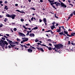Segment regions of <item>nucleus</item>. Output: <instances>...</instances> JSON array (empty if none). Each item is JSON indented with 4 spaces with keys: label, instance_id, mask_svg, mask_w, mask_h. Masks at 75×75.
I'll list each match as a JSON object with an SVG mask.
<instances>
[{
    "label": "nucleus",
    "instance_id": "1",
    "mask_svg": "<svg viewBox=\"0 0 75 75\" xmlns=\"http://www.w3.org/2000/svg\"><path fill=\"white\" fill-rule=\"evenodd\" d=\"M56 4V5L57 7H58L59 6H61V4L59 2H58V1H55L54 2H52V3H50V5H51V6H52L56 10L57 9V8H55V6L53 5V4Z\"/></svg>",
    "mask_w": 75,
    "mask_h": 75
},
{
    "label": "nucleus",
    "instance_id": "2",
    "mask_svg": "<svg viewBox=\"0 0 75 75\" xmlns=\"http://www.w3.org/2000/svg\"><path fill=\"white\" fill-rule=\"evenodd\" d=\"M55 46V48H56V50L57 51L58 49H60V48H64V46L61 44H59L56 45H54Z\"/></svg>",
    "mask_w": 75,
    "mask_h": 75
},
{
    "label": "nucleus",
    "instance_id": "3",
    "mask_svg": "<svg viewBox=\"0 0 75 75\" xmlns=\"http://www.w3.org/2000/svg\"><path fill=\"white\" fill-rule=\"evenodd\" d=\"M1 41L2 42V44H6V45H8V43H7V41H4L2 39H1Z\"/></svg>",
    "mask_w": 75,
    "mask_h": 75
},
{
    "label": "nucleus",
    "instance_id": "4",
    "mask_svg": "<svg viewBox=\"0 0 75 75\" xmlns=\"http://www.w3.org/2000/svg\"><path fill=\"white\" fill-rule=\"evenodd\" d=\"M59 2H60V4L61 5V6L63 7H64V8H66V7H67V6H66V5H65L64 3L62 2H61V1H59Z\"/></svg>",
    "mask_w": 75,
    "mask_h": 75
},
{
    "label": "nucleus",
    "instance_id": "5",
    "mask_svg": "<svg viewBox=\"0 0 75 75\" xmlns=\"http://www.w3.org/2000/svg\"><path fill=\"white\" fill-rule=\"evenodd\" d=\"M0 45L3 48V49H4V48L5 47V44L4 43H2L1 41H0Z\"/></svg>",
    "mask_w": 75,
    "mask_h": 75
},
{
    "label": "nucleus",
    "instance_id": "6",
    "mask_svg": "<svg viewBox=\"0 0 75 75\" xmlns=\"http://www.w3.org/2000/svg\"><path fill=\"white\" fill-rule=\"evenodd\" d=\"M18 35L20 36H21V37H25V35H24V34L21 33V32H19L18 33Z\"/></svg>",
    "mask_w": 75,
    "mask_h": 75
},
{
    "label": "nucleus",
    "instance_id": "7",
    "mask_svg": "<svg viewBox=\"0 0 75 75\" xmlns=\"http://www.w3.org/2000/svg\"><path fill=\"white\" fill-rule=\"evenodd\" d=\"M36 48L38 49V51H41L42 52H44V50L42 49V48L41 47H36Z\"/></svg>",
    "mask_w": 75,
    "mask_h": 75
},
{
    "label": "nucleus",
    "instance_id": "8",
    "mask_svg": "<svg viewBox=\"0 0 75 75\" xmlns=\"http://www.w3.org/2000/svg\"><path fill=\"white\" fill-rule=\"evenodd\" d=\"M69 37L66 36L65 38L64 39V40H65V41H68V40H69Z\"/></svg>",
    "mask_w": 75,
    "mask_h": 75
},
{
    "label": "nucleus",
    "instance_id": "9",
    "mask_svg": "<svg viewBox=\"0 0 75 75\" xmlns=\"http://www.w3.org/2000/svg\"><path fill=\"white\" fill-rule=\"evenodd\" d=\"M16 16V15L15 14H12L11 15V17L12 19H14V18H15V17Z\"/></svg>",
    "mask_w": 75,
    "mask_h": 75
},
{
    "label": "nucleus",
    "instance_id": "10",
    "mask_svg": "<svg viewBox=\"0 0 75 75\" xmlns=\"http://www.w3.org/2000/svg\"><path fill=\"white\" fill-rule=\"evenodd\" d=\"M30 37H34V36H35V35L34 33H30L29 35Z\"/></svg>",
    "mask_w": 75,
    "mask_h": 75
},
{
    "label": "nucleus",
    "instance_id": "11",
    "mask_svg": "<svg viewBox=\"0 0 75 75\" xmlns=\"http://www.w3.org/2000/svg\"><path fill=\"white\" fill-rule=\"evenodd\" d=\"M28 52H30V53H31L33 52V50L31 49H28Z\"/></svg>",
    "mask_w": 75,
    "mask_h": 75
},
{
    "label": "nucleus",
    "instance_id": "12",
    "mask_svg": "<svg viewBox=\"0 0 75 75\" xmlns=\"http://www.w3.org/2000/svg\"><path fill=\"white\" fill-rule=\"evenodd\" d=\"M16 11H18V12H20V13H24L25 14V12L23 11H20V10H16Z\"/></svg>",
    "mask_w": 75,
    "mask_h": 75
},
{
    "label": "nucleus",
    "instance_id": "13",
    "mask_svg": "<svg viewBox=\"0 0 75 75\" xmlns=\"http://www.w3.org/2000/svg\"><path fill=\"white\" fill-rule=\"evenodd\" d=\"M4 9H5L6 10H8V6H7L5 5V7L4 8Z\"/></svg>",
    "mask_w": 75,
    "mask_h": 75
},
{
    "label": "nucleus",
    "instance_id": "14",
    "mask_svg": "<svg viewBox=\"0 0 75 75\" xmlns=\"http://www.w3.org/2000/svg\"><path fill=\"white\" fill-rule=\"evenodd\" d=\"M50 27L52 30H54V29L55 28V25H52L51 26H50Z\"/></svg>",
    "mask_w": 75,
    "mask_h": 75
},
{
    "label": "nucleus",
    "instance_id": "15",
    "mask_svg": "<svg viewBox=\"0 0 75 75\" xmlns=\"http://www.w3.org/2000/svg\"><path fill=\"white\" fill-rule=\"evenodd\" d=\"M71 37H72V36H75L74 35H75V33H71Z\"/></svg>",
    "mask_w": 75,
    "mask_h": 75
},
{
    "label": "nucleus",
    "instance_id": "16",
    "mask_svg": "<svg viewBox=\"0 0 75 75\" xmlns=\"http://www.w3.org/2000/svg\"><path fill=\"white\" fill-rule=\"evenodd\" d=\"M56 31L57 33H60V32H61V30H59V29H57V30Z\"/></svg>",
    "mask_w": 75,
    "mask_h": 75
},
{
    "label": "nucleus",
    "instance_id": "17",
    "mask_svg": "<svg viewBox=\"0 0 75 75\" xmlns=\"http://www.w3.org/2000/svg\"><path fill=\"white\" fill-rule=\"evenodd\" d=\"M4 21V22H6L7 21H8V19L7 18H5Z\"/></svg>",
    "mask_w": 75,
    "mask_h": 75
},
{
    "label": "nucleus",
    "instance_id": "18",
    "mask_svg": "<svg viewBox=\"0 0 75 75\" xmlns=\"http://www.w3.org/2000/svg\"><path fill=\"white\" fill-rule=\"evenodd\" d=\"M10 45L11 46V47H15V46H16L15 45H11V44H10Z\"/></svg>",
    "mask_w": 75,
    "mask_h": 75
},
{
    "label": "nucleus",
    "instance_id": "19",
    "mask_svg": "<svg viewBox=\"0 0 75 75\" xmlns=\"http://www.w3.org/2000/svg\"><path fill=\"white\" fill-rule=\"evenodd\" d=\"M43 21L44 22V23H46L47 21L46 20V18H44L43 19Z\"/></svg>",
    "mask_w": 75,
    "mask_h": 75
},
{
    "label": "nucleus",
    "instance_id": "20",
    "mask_svg": "<svg viewBox=\"0 0 75 75\" xmlns=\"http://www.w3.org/2000/svg\"><path fill=\"white\" fill-rule=\"evenodd\" d=\"M59 34L60 35H63V34H64V32H63V31H62V32H61L59 33Z\"/></svg>",
    "mask_w": 75,
    "mask_h": 75
},
{
    "label": "nucleus",
    "instance_id": "21",
    "mask_svg": "<svg viewBox=\"0 0 75 75\" xmlns=\"http://www.w3.org/2000/svg\"><path fill=\"white\" fill-rule=\"evenodd\" d=\"M64 34H66V35L68 34V32L65 31V30H64Z\"/></svg>",
    "mask_w": 75,
    "mask_h": 75
},
{
    "label": "nucleus",
    "instance_id": "22",
    "mask_svg": "<svg viewBox=\"0 0 75 75\" xmlns=\"http://www.w3.org/2000/svg\"><path fill=\"white\" fill-rule=\"evenodd\" d=\"M28 39H26V40H23V42H25V41H28Z\"/></svg>",
    "mask_w": 75,
    "mask_h": 75
},
{
    "label": "nucleus",
    "instance_id": "23",
    "mask_svg": "<svg viewBox=\"0 0 75 75\" xmlns=\"http://www.w3.org/2000/svg\"><path fill=\"white\" fill-rule=\"evenodd\" d=\"M52 49L53 50H55V51H56V52H57H57H59L58 51V50H56V49H55V48H52Z\"/></svg>",
    "mask_w": 75,
    "mask_h": 75
},
{
    "label": "nucleus",
    "instance_id": "24",
    "mask_svg": "<svg viewBox=\"0 0 75 75\" xmlns=\"http://www.w3.org/2000/svg\"><path fill=\"white\" fill-rule=\"evenodd\" d=\"M67 36H68V37H72V35H69L68 34H67V35H66Z\"/></svg>",
    "mask_w": 75,
    "mask_h": 75
},
{
    "label": "nucleus",
    "instance_id": "25",
    "mask_svg": "<svg viewBox=\"0 0 75 75\" xmlns=\"http://www.w3.org/2000/svg\"><path fill=\"white\" fill-rule=\"evenodd\" d=\"M25 44L27 45V46H29V45L31 46V45H30V43H28L27 44L25 43Z\"/></svg>",
    "mask_w": 75,
    "mask_h": 75
},
{
    "label": "nucleus",
    "instance_id": "26",
    "mask_svg": "<svg viewBox=\"0 0 75 75\" xmlns=\"http://www.w3.org/2000/svg\"><path fill=\"white\" fill-rule=\"evenodd\" d=\"M16 40H17V41H18V42H20V41H21V40L19 39L18 38H17L16 39Z\"/></svg>",
    "mask_w": 75,
    "mask_h": 75
},
{
    "label": "nucleus",
    "instance_id": "27",
    "mask_svg": "<svg viewBox=\"0 0 75 75\" xmlns=\"http://www.w3.org/2000/svg\"><path fill=\"white\" fill-rule=\"evenodd\" d=\"M6 16L8 17H10V15L9 14H7L6 15Z\"/></svg>",
    "mask_w": 75,
    "mask_h": 75
},
{
    "label": "nucleus",
    "instance_id": "28",
    "mask_svg": "<svg viewBox=\"0 0 75 75\" xmlns=\"http://www.w3.org/2000/svg\"><path fill=\"white\" fill-rule=\"evenodd\" d=\"M38 29V27H36L33 28V30H37Z\"/></svg>",
    "mask_w": 75,
    "mask_h": 75
},
{
    "label": "nucleus",
    "instance_id": "29",
    "mask_svg": "<svg viewBox=\"0 0 75 75\" xmlns=\"http://www.w3.org/2000/svg\"><path fill=\"white\" fill-rule=\"evenodd\" d=\"M23 27L24 28H25V29L26 30H27V29H28V28H26L25 27V26H24V25H23Z\"/></svg>",
    "mask_w": 75,
    "mask_h": 75
},
{
    "label": "nucleus",
    "instance_id": "30",
    "mask_svg": "<svg viewBox=\"0 0 75 75\" xmlns=\"http://www.w3.org/2000/svg\"><path fill=\"white\" fill-rule=\"evenodd\" d=\"M48 1L50 2V3H52V1L48 0Z\"/></svg>",
    "mask_w": 75,
    "mask_h": 75
},
{
    "label": "nucleus",
    "instance_id": "31",
    "mask_svg": "<svg viewBox=\"0 0 75 75\" xmlns=\"http://www.w3.org/2000/svg\"><path fill=\"white\" fill-rule=\"evenodd\" d=\"M49 50V51H51L52 50V48L51 47H49L48 49Z\"/></svg>",
    "mask_w": 75,
    "mask_h": 75
},
{
    "label": "nucleus",
    "instance_id": "32",
    "mask_svg": "<svg viewBox=\"0 0 75 75\" xmlns=\"http://www.w3.org/2000/svg\"><path fill=\"white\" fill-rule=\"evenodd\" d=\"M21 21H22V22H23V21H24V19H23V18H21Z\"/></svg>",
    "mask_w": 75,
    "mask_h": 75
},
{
    "label": "nucleus",
    "instance_id": "33",
    "mask_svg": "<svg viewBox=\"0 0 75 75\" xmlns=\"http://www.w3.org/2000/svg\"><path fill=\"white\" fill-rule=\"evenodd\" d=\"M50 31H51V30H49L47 31H45V33H46V32L48 33V32H50Z\"/></svg>",
    "mask_w": 75,
    "mask_h": 75
},
{
    "label": "nucleus",
    "instance_id": "34",
    "mask_svg": "<svg viewBox=\"0 0 75 75\" xmlns=\"http://www.w3.org/2000/svg\"><path fill=\"white\" fill-rule=\"evenodd\" d=\"M1 38L2 40H6V38H4V37H2Z\"/></svg>",
    "mask_w": 75,
    "mask_h": 75
},
{
    "label": "nucleus",
    "instance_id": "35",
    "mask_svg": "<svg viewBox=\"0 0 75 75\" xmlns=\"http://www.w3.org/2000/svg\"><path fill=\"white\" fill-rule=\"evenodd\" d=\"M9 42V44L10 45V44H11L13 42V41H12L11 40H10Z\"/></svg>",
    "mask_w": 75,
    "mask_h": 75
},
{
    "label": "nucleus",
    "instance_id": "36",
    "mask_svg": "<svg viewBox=\"0 0 75 75\" xmlns=\"http://www.w3.org/2000/svg\"><path fill=\"white\" fill-rule=\"evenodd\" d=\"M30 9H32L33 10H35V8H34V7H33V8H30Z\"/></svg>",
    "mask_w": 75,
    "mask_h": 75
},
{
    "label": "nucleus",
    "instance_id": "37",
    "mask_svg": "<svg viewBox=\"0 0 75 75\" xmlns=\"http://www.w3.org/2000/svg\"><path fill=\"white\" fill-rule=\"evenodd\" d=\"M30 49H32V48H33V50H35V48L34 47H32V48L30 47Z\"/></svg>",
    "mask_w": 75,
    "mask_h": 75
},
{
    "label": "nucleus",
    "instance_id": "38",
    "mask_svg": "<svg viewBox=\"0 0 75 75\" xmlns=\"http://www.w3.org/2000/svg\"><path fill=\"white\" fill-rule=\"evenodd\" d=\"M35 42H39V41L38 40V39H36L35 40Z\"/></svg>",
    "mask_w": 75,
    "mask_h": 75
},
{
    "label": "nucleus",
    "instance_id": "39",
    "mask_svg": "<svg viewBox=\"0 0 75 75\" xmlns=\"http://www.w3.org/2000/svg\"><path fill=\"white\" fill-rule=\"evenodd\" d=\"M13 30H14V31H17V28H14L13 29Z\"/></svg>",
    "mask_w": 75,
    "mask_h": 75
},
{
    "label": "nucleus",
    "instance_id": "40",
    "mask_svg": "<svg viewBox=\"0 0 75 75\" xmlns=\"http://www.w3.org/2000/svg\"><path fill=\"white\" fill-rule=\"evenodd\" d=\"M55 24V22H53L52 23V25H54Z\"/></svg>",
    "mask_w": 75,
    "mask_h": 75
},
{
    "label": "nucleus",
    "instance_id": "41",
    "mask_svg": "<svg viewBox=\"0 0 75 75\" xmlns=\"http://www.w3.org/2000/svg\"><path fill=\"white\" fill-rule=\"evenodd\" d=\"M54 17H55V18H58V17L57 16H56V14H55L54 15Z\"/></svg>",
    "mask_w": 75,
    "mask_h": 75
},
{
    "label": "nucleus",
    "instance_id": "42",
    "mask_svg": "<svg viewBox=\"0 0 75 75\" xmlns=\"http://www.w3.org/2000/svg\"><path fill=\"white\" fill-rule=\"evenodd\" d=\"M73 13H72L70 14V16H71V17H72V16H73Z\"/></svg>",
    "mask_w": 75,
    "mask_h": 75
},
{
    "label": "nucleus",
    "instance_id": "43",
    "mask_svg": "<svg viewBox=\"0 0 75 75\" xmlns=\"http://www.w3.org/2000/svg\"><path fill=\"white\" fill-rule=\"evenodd\" d=\"M23 46H24L25 47V48H28V47H27V46H26V45H23Z\"/></svg>",
    "mask_w": 75,
    "mask_h": 75
},
{
    "label": "nucleus",
    "instance_id": "44",
    "mask_svg": "<svg viewBox=\"0 0 75 75\" xmlns=\"http://www.w3.org/2000/svg\"><path fill=\"white\" fill-rule=\"evenodd\" d=\"M31 21H33V20H34V18L33 17H32L31 18Z\"/></svg>",
    "mask_w": 75,
    "mask_h": 75
},
{
    "label": "nucleus",
    "instance_id": "45",
    "mask_svg": "<svg viewBox=\"0 0 75 75\" xmlns=\"http://www.w3.org/2000/svg\"><path fill=\"white\" fill-rule=\"evenodd\" d=\"M3 24H1V25H0V28H1V27H3Z\"/></svg>",
    "mask_w": 75,
    "mask_h": 75
},
{
    "label": "nucleus",
    "instance_id": "46",
    "mask_svg": "<svg viewBox=\"0 0 75 75\" xmlns=\"http://www.w3.org/2000/svg\"><path fill=\"white\" fill-rule=\"evenodd\" d=\"M6 40H7V41H8V42H9L10 41V40H9V39H8L6 38Z\"/></svg>",
    "mask_w": 75,
    "mask_h": 75
},
{
    "label": "nucleus",
    "instance_id": "47",
    "mask_svg": "<svg viewBox=\"0 0 75 75\" xmlns=\"http://www.w3.org/2000/svg\"><path fill=\"white\" fill-rule=\"evenodd\" d=\"M8 48H11V46L9 45L8 46Z\"/></svg>",
    "mask_w": 75,
    "mask_h": 75
},
{
    "label": "nucleus",
    "instance_id": "48",
    "mask_svg": "<svg viewBox=\"0 0 75 75\" xmlns=\"http://www.w3.org/2000/svg\"><path fill=\"white\" fill-rule=\"evenodd\" d=\"M46 36H47V37H48V38H50V36H49L48 34H46Z\"/></svg>",
    "mask_w": 75,
    "mask_h": 75
},
{
    "label": "nucleus",
    "instance_id": "49",
    "mask_svg": "<svg viewBox=\"0 0 75 75\" xmlns=\"http://www.w3.org/2000/svg\"><path fill=\"white\" fill-rule=\"evenodd\" d=\"M6 35H7L8 37H10V35H9V34H6Z\"/></svg>",
    "mask_w": 75,
    "mask_h": 75
},
{
    "label": "nucleus",
    "instance_id": "50",
    "mask_svg": "<svg viewBox=\"0 0 75 75\" xmlns=\"http://www.w3.org/2000/svg\"><path fill=\"white\" fill-rule=\"evenodd\" d=\"M15 42V43H16V44H18V42Z\"/></svg>",
    "mask_w": 75,
    "mask_h": 75
},
{
    "label": "nucleus",
    "instance_id": "51",
    "mask_svg": "<svg viewBox=\"0 0 75 75\" xmlns=\"http://www.w3.org/2000/svg\"><path fill=\"white\" fill-rule=\"evenodd\" d=\"M4 3L5 4H6V3H7V1H5V2Z\"/></svg>",
    "mask_w": 75,
    "mask_h": 75
},
{
    "label": "nucleus",
    "instance_id": "52",
    "mask_svg": "<svg viewBox=\"0 0 75 75\" xmlns=\"http://www.w3.org/2000/svg\"><path fill=\"white\" fill-rule=\"evenodd\" d=\"M39 21H40V23H41V22H42V19H40Z\"/></svg>",
    "mask_w": 75,
    "mask_h": 75
},
{
    "label": "nucleus",
    "instance_id": "53",
    "mask_svg": "<svg viewBox=\"0 0 75 75\" xmlns=\"http://www.w3.org/2000/svg\"><path fill=\"white\" fill-rule=\"evenodd\" d=\"M51 41V39H48L47 40V41Z\"/></svg>",
    "mask_w": 75,
    "mask_h": 75
},
{
    "label": "nucleus",
    "instance_id": "54",
    "mask_svg": "<svg viewBox=\"0 0 75 75\" xmlns=\"http://www.w3.org/2000/svg\"><path fill=\"white\" fill-rule=\"evenodd\" d=\"M59 25L58 23H56V25H55V26L56 27H57L58 25Z\"/></svg>",
    "mask_w": 75,
    "mask_h": 75
},
{
    "label": "nucleus",
    "instance_id": "55",
    "mask_svg": "<svg viewBox=\"0 0 75 75\" xmlns=\"http://www.w3.org/2000/svg\"><path fill=\"white\" fill-rule=\"evenodd\" d=\"M6 49H7V48H8V46H6L5 47Z\"/></svg>",
    "mask_w": 75,
    "mask_h": 75
},
{
    "label": "nucleus",
    "instance_id": "56",
    "mask_svg": "<svg viewBox=\"0 0 75 75\" xmlns=\"http://www.w3.org/2000/svg\"><path fill=\"white\" fill-rule=\"evenodd\" d=\"M21 45V47H22V48H23V47H24V45Z\"/></svg>",
    "mask_w": 75,
    "mask_h": 75
},
{
    "label": "nucleus",
    "instance_id": "57",
    "mask_svg": "<svg viewBox=\"0 0 75 75\" xmlns=\"http://www.w3.org/2000/svg\"><path fill=\"white\" fill-rule=\"evenodd\" d=\"M2 3H3V1H0V4H2Z\"/></svg>",
    "mask_w": 75,
    "mask_h": 75
},
{
    "label": "nucleus",
    "instance_id": "58",
    "mask_svg": "<svg viewBox=\"0 0 75 75\" xmlns=\"http://www.w3.org/2000/svg\"><path fill=\"white\" fill-rule=\"evenodd\" d=\"M49 45L50 46V47H51V46H52V44L51 43H49Z\"/></svg>",
    "mask_w": 75,
    "mask_h": 75
},
{
    "label": "nucleus",
    "instance_id": "59",
    "mask_svg": "<svg viewBox=\"0 0 75 75\" xmlns=\"http://www.w3.org/2000/svg\"><path fill=\"white\" fill-rule=\"evenodd\" d=\"M71 44V42H70V41H69L68 42V44L69 45V44Z\"/></svg>",
    "mask_w": 75,
    "mask_h": 75
},
{
    "label": "nucleus",
    "instance_id": "60",
    "mask_svg": "<svg viewBox=\"0 0 75 75\" xmlns=\"http://www.w3.org/2000/svg\"><path fill=\"white\" fill-rule=\"evenodd\" d=\"M29 33H27V34L26 35H28V36L29 35Z\"/></svg>",
    "mask_w": 75,
    "mask_h": 75
},
{
    "label": "nucleus",
    "instance_id": "61",
    "mask_svg": "<svg viewBox=\"0 0 75 75\" xmlns=\"http://www.w3.org/2000/svg\"><path fill=\"white\" fill-rule=\"evenodd\" d=\"M73 13L74 15H75V11H74V12H73Z\"/></svg>",
    "mask_w": 75,
    "mask_h": 75
},
{
    "label": "nucleus",
    "instance_id": "62",
    "mask_svg": "<svg viewBox=\"0 0 75 75\" xmlns=\"http://www.w3.org/2000/svg\"><path fill=\"white\" fill-rule=\"evenodd\" d=\"M68 31H71L72 30H71L70 29H69L68 30Z\"/></svg>",
    "mask_w": 75,
    "mask_h": 75
},
{
    "label": "nucleus",
    "instance_id": "63",
    "mask_svg": "<svg viewBox=\"0 0 75 75\" xmlns=\"http://www.w3.org/2000/svg\"><path fill=\"white\" fill-rule=\"evenodd\" d=\"M3 17V15H2V16L0 15V18H2Z\"/></svg>",
    "mask_w": 75,
    "mask_h": 75
},
{
    "label": "nucleus",
    "instance_id": "64",
    "mask_svg": "<svg viewBox=\"0 0 75 75\" xmlns=\"http://www.w3.org/2000/svg\"><path fill=\"white\" fill-rule=\"evenodd\" d=\"M71 44L73 45H75V43H71Z\"/></svg>",
    "mask_w": 75,
    "mask_h": 75
}]
</instances>
